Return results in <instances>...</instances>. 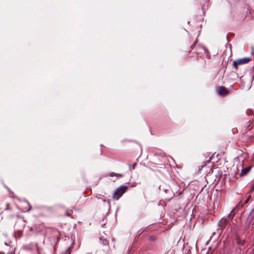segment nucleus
<instances>
[{
  "mask_svg": "<svg viewBox=\"0 0 254 254\" xmlns=\"http://www.w3.org/2000/svg\"><path fill=\"white\" fill-rule=\"evenodd\" d=\"M127 187L126 186L119 187L112 195V197L116 200H118L121 196L126 191Z\"/></svg>",
  "mask_w": 254,
  "mask_h": 254,
  "instance_id": "1",
  "label": "nucleus"
},
{
  "mask_svg": "<svg viewBox=\"0 0 254 254\" xmlns=\"http://www.w3.org/2000/svg\"><path fill=\"white\" fill-rule=\"evenodd\" d=\"M218 94L220 95H223L228 93V90L224 87H221L217 90Z\"/></svg>",
  "mask_w": 254,
  "mask_h": 254,
  "instance_id": "3",
  "label": "nucleus"
},
{
  "mask_svg": "<svg viewBox=\"0 0 254 254\" xmlns=\"http://www.w3.org/2000/svg\"><path fill=\"white\" fill-rule=\"evenodd\" d=\"M233 211H234V209L231 210L230 213L228 214V215L227 216V218H225V220H226L227 218L228 219H232L233 217L231 215V213H232L233 212Z\"/></svg>",
  "mask_w": 254,
  "mask_h": 254,
  "instance_id": "7",
  "label": "nucleus"
},
{
  "mask_svg": "<svg viewBox=\"0 0 254 254\" xmlns=\"http://www.w3.org/2000/svg\"><path fill=\"white\" fill-rule=\"evenodd\" d=\"M250 58L246 57L235 60L233 62V65L236 68H238L239 65L243 64L249 63L251 61Z\"/></svg>",
  "mask_w": 254,
  "mask_h": 254,
  "instance_id": "2",
  "label": "nucleus"
},
{
  "mask_svg": "<svg viewBox=\"0 0 254 254\" xmlns=\"http://www.w3.org/2000/svg\"><path fill=\"white\" fill-rule=\"evenodd\" d=\"M254 190V184H253L252 187H251V190L250 191H253Z\"/></svg>",
  "mask_w": 254,
  "mask_h": 254,
  "instance_id": "8",
  "label": "nucleus"
},
{
  "mask_svg": "<svg viewBox=\"0 0 254 254\" xmlns=\"http://www.w3.org/2000/svg\"><path fill=\"white\" fill-rule=\"evenodd\" d=\"M66 215L70 216V214L67 212V214H66Z\"/></svg>",
  "mask_w": 254,
  "mask_h": 254,
  "instance_id": "12",
  "label": "nucleus"
},
{
  "mask_svg": "<svg viewBox=\"0 0 254 254\" xmlns=\"http://www.w3.org/2000/svg\"><path fill=\"white\" fill-rule=\"evenodd\" d=\"M229 47L230 48V49L231 48V44H229Z\"/></svg>",
  "mask_w": 254,
  "mask_h": 254,
  "instance_id": "13",
  "label": "nucleus"
},
{
  "mask_svg": "<svg viewBox=\"0 0 254 254\" xmlns=\"http://www.w3.org/2000/svg\"><path fill=\"white\" fill-rule=\"evenodd\" d=\"M237 243H238V244H241V241H240V240H239V239H238V240H237Z\"/></svg>",
  "mask_w": 254,
  "mask_h": 254,
  "instance_id": "11",
  "label": "nucleus"
},
{
  "mask_svg": "<svg viewBox=\"0 0 254 254\" xmlns=\"http://www.w3.org/2000/svg\"><path fill=\"white\" fill-rule=\"evenodd\" d=\"M109 176H110V177L116 176L117 177H122L123 175L121 174H116L115 173H111L109 174Z\"/></svg>",
  "mask_w": 254,
  "mask_h": 254,
  "instance_id": "5",
  "label": "nucleus"
},
{
  "mask_svg": "<svg viewBox=\"0 0 254 254\" xmlns=\"http://www.w3.org/2000/svg\"><path fill=\"white\" fill-rule=\"evenodd\" d=\"M251 198V195H249L248 196L247 198L245 200V201H244V203L242 204V205L247 204L249 202V200H250Z\"/></svg>",
  "mask_w": 254,
  "mask_h": 254,
  "instance_id": "6",
  "label": "nucleus"
},
{
  "mask_svg": "<svg viewBox=\"0 0 254 254\" xmlns=\"http://www.w3.org/2000/svg\"><path fill=\"white\" fill-rule=\"evenodd\" d=\"M244 243V242H243L241 244L243 245Z\"/></svg>",
  "mask_w": 254,
  "mask_h": 254,
  "instance_id": "14",
  "label": "nucleus"
},
{
  "mask_svg": "<svg viewBox=\"0 0 254 254\" xmlns=\"http://www.w3.org/2000/svg\"><path fill=\"white\" fill-rule=\"evenodd\" d=\"M136 165V163L133 164V165H132V169H134V168L135 167ZM130 170L131 169V167H130Z\"/></svg>",
  "mask_w": 254,
  "mask_h": 254,
  "instance_id": "9",
  "label": "nucleus"
},
{
  "mask_svg": "<svg viewBox=\"0 0 254 254\" xmlns=\"http://www.w3.org/2000/svg\"><path fill=\"white\" fill-rule=\"evenodd\" d=\"M71 247H72V246H71L70 247H69V248L66 250V252H65V253H68V251L70 250V249L71 248Z\"/></svg>",
  "mask_w": 254,
  "mask_h": 254,
  "instance_id": "10",
  "label": "nucleus"
},
{
  "mask_svg": "<svg viewBox=\"0 0 254 254\" xmlns=\"http://www.w3.org/2000/svg\"><path fill=\"white\" fill-rule=\"evenodd\" d=\"M251 167H248L246 168H243V169L241 170L240 175L241 176H244L246 175L250 170Z\"/></svg>",
  "mask_w": 254,
  "mask_h": 254,
  "instance_id": "4",
  "label": "nucleus"
}]
</instances>
